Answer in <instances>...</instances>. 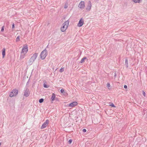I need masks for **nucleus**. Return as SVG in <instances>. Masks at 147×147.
Instances as JSON below:
<instances>
[{"label": "nucleus", "instance_id": "1", "mask_svg": "<svg viewBox=\"0 0 147 147\" xmlns=\"http://www.w3.org/2000/svg\"><path fill=\"white\" fill-rule=\"evenodd\" d=\"M38 54L36 53L33 54L28 61L29 65H32L37 57Z\"/></svg>", "mask_w": 147, "mask_h": 147}, {"label": "nucleus", "instance_id": "2", "mask_svg": "<svg viewBox=\"0 0 147 147\" xmlns=\"http://www.w3.org/2000/svg\"><path fill=\"white\" fill-rule=\"evenodd\" d=\"M69 22L68 20L65 21L63 24L61 28V30L62 32L65 31L67 29L69 25Z\"/></svg>", "mask_w": 147, "mask_h": 147}, {"label": "nucleus", "instance_id": "3", "mask_svg": "<svg viewBox=\"0 0 147 147\" xmlns=\"http://www.w3.org/2000/svg\"><path fill=\"white\" fill-rule=\"evenodd\" d=\"M47 55V52L46 49L43 50L41 53L40 56L42 59H44Z\"/></svg>", "mask_w": 147, "mask_h": 147}, {"label": "nucleus", "instance_id": "4", "mask_svg": "<svg viewBox=\"0 0 147 147\" xmlns=\"http://www.w3.org/2000/svg\"><path fill=\"white\" fill-rule=\"evenodd\" d=\"M18 90L16 89H13L10 93L9 96L10 97L16 96L18 93Z\"/></svg>", "mask_w": 147, "mask_h": 147}, {"label": "nucleus", "instance_id": "5", "mask_svg": "<svg viewBox=\"0 0 147 147\" xmlns=\"http://www.w3.org/2000/svg\"><path fill=\"white\" fill-rule=\"evenodd\" d=\"M28 51V47L27 45L24 46L22 48L21 51L22 54H26Z\"/></svg>", "mask_w": 147, "mask_h": 147}, {"label": "nucleus", "instance_id": "6", "mask_svg": "<svg viewBox=\"0 0 147 147\" xmlns=\"http://www.w3.org/2000/svg\"><path fill=\"white\" fill-rule=\"evenodd\" d=\"M92 4L91 1H89L88 2L86 8V9L87 11H90L91 9Z\"/></svg>", "mask_w": 147, "mask_h": 147}, {"label": "nucleus", "instance_id": "7", "mask_svg": "<svg viewBox=\"0 0 147 147\" xmlns=\"http://www.w3.org/2000/svg\"><path fill=\"white\" fill-rule=\"evenodd\" d=\"M78 7L81 9L82 10L85 7V3L84 1H81L79 4Z\"/></svg>", "mask_w": 147, "mask_h": 147}, {"label": "nucleus", "instance_id": "8", "mask_svg": "<svg viewBox=\"0 0 147 147\" xmlns=\"http://www.w3.org/2000/svg\"><path fill=\"white\" fill-rule=\"evenodd\" d=\"M49 121L48 119H47L46 120L45 122L42 124V125L41 127V129H43L45 128L48 125Z\"/></svg>", "mask_w": 147, "mask_h": 147}, {"label": "nucleus", "instance_id": "9", "mask_svg": "<svg viewBox=\"0 0 147 147\" xmlns=\"http://www.w3.org/2000/svg\"><path fill=\"white\" fill-rule=\"evenodd\" d=\"M30 93L29 90L28 88H26L24 90V96L26 97H28L29 96Z\"/></svg>", "mask_w": 147, "mask_h": 147}, {"label": "nucleus", "instance_id": "10", "mask_svg": "<svg viewBox=\"0 0 147 147\" xmlns=\"http://www.w3.org/2000/svg\"><path fill=\"white\" fill-rule=\"evenodd\" d=\"M84 21L83 18H82L79 20L78 24V26L80 27L82 26L84 24Z\"/></svg>", "mask_w": 147, "mask_h": 147}, {"label": "nucleus", "instance_id": "11", "mask_svg": "<svg viewBox=\"0 0 147 147\" xmlns=\"http://www.w3.org/2000/svg\"><path fill=\"white\" fill-rule=\"evenodd\" d=\"M78 105V103L76 102H74L69 104L68 107H74Z\"/></svg>", "mask_w": 147, "mask_h": 147}, {"label": "nucleus", "instance_id": "12", "mask_svg": "<svg viewBox=\"0 0 147 147\" xmlns=\"http://www.w3.org/2000/svg\"><path fill=\"white\" fill-rule=\"evenodd\" d=\"M5 48H3L2 49V55H3V58H4L5 55Z\"/></svg>", "mask_w": 147, "mask_h": 147}, {"label": "nucleus", "instance_id": "13", "mask_svg": "<svg viewBox=\"0 0 147 147\" xmlns=\"http://www.w3.org/2000/svg\"><path fill=\"white\" fill-rule=\"evenodd\" d=\"M55 94L53 93L52 94V96L51 98V99L52 100V101H53L55 100Z\"/></svg>", "mask_w": 147, "mask_h": 147}, {"label": "nucleus", "instance_id": "14", "mask_svg": "<svg viewBox=\"0 0 147 147\" xmlns=\"http://www.w3.org/2000/svg\"><path fill=\"white\" fill-rule=\"evenodd\" d=\"M125 65L127 67H128V61L127 58H126L125 60Z\"/></svg>", "mask_w": 147, "mask_h": 147}, {"label": "nucleus", "instance_id": "15", "mask_svg": "<svg viewBox=\"0 0 147 147\" xmlns=\"http://www.w3.org/2000/svg\"><path fill=\"white\" fill-rule=\"evenodd\" d=\"M26 54H22V53H21V55L20 57V58L21 59H23L25 57V55Z\"/></svg>", "mask_w": 147, "mask_h": 147}, {"label": "nucleus", "instance_id": "16", "mask_svg": "<svg viewBox=\"0 0 147 147\" xmlns=\"http://www.w3.org/2000/svg\"><path fill=\"white\" fill-rule=\"evenodd\" d=\"M132 1L135 3H139L142 0H132Z\"/></svg>", "mask_w": 147, "mask_h": 147}, {"label": "nucleus", "instance_id": "17", "mask_svg": "<svg viewBox=\"0 0 147 147\" xmlns=\"http://www.w3.org/2000/svg\"><path fill=\"white\" fill-rule=\"evenodd\" d=\"M87 58L86 57H84L82 58L80 61V63H82L84 62V61L85 59H86Z\"/></svg>", "mask_w": 147, "mask_h": 147}, {"label": "nucleus", "instance_id": "18", "mask_svg": "<svg viewBox=\"0 0 147 147\" xmlns=\"http://www.w3.org/2000/svg\"><path fill=\"white\" fill-rule=\"evenodd\" d=\"M20 36H18L16 38V42H18L20 41Z\"/></svg>", "mask_w": 147, "mask_h": 147}, {"label": "nucleus", "instance_id": "19", "mask_svg": "<svg viewBox=\"0 0 147 147\" xmlns=\"http://www.w3.org/2000/svg\"><path fill=\"white\" fill-rule=\"evenodd\" d=\"M44 101V99L43 98H41L39 100V102L40 103H42Z\"/></svg>", "mask_w": 147, "mask_h": 147}, {"label": "nucleus", "instance_id": "20", "mask_svg": "<svg viewBox=\"0 0 147 147\" xmlns=\"http://www.w3.org/2000/svg\"><path fill=\"white\" fill-rule=\"evenodd\" d=\"M43 86L44 88H48L49 86L48 85H47L46 84H43Z\"/></svg>", "mask_w": 147, "mask_h": 147}, {"label": "nucleus", "instance_id": "21", "mask_svg": "<svg viewBox=\"0 0 147 147\" xmlns=\"http://www.w3.org/2000/svg\"><path fill=\"white\" fill-rule=\"evenodd\" d=\"M64 68H61L60 69L59 71L60 72L62 73L64 71Z\"/></svg>", "mask_w": 147, "mask_h": 147}, {"label": "nucleus", "instance_id": "22", "mask_svg": "<svg viewBox=\"0 0 147 147\" xmlns=\"http://www.w3.org/2000/svg\"><path fill=\"white\" fill-rule=\"evenodd\" d=\"M4 30V26H3L1 29V32H3Z\"/></svg>", "mask_w": 147, "mask_h": 147}, {"label": "nucleus", "instance_id": "23", "mask_svg": "<svg viewBox=\"0 0 147 147\" xmlns=\"http://www.w3.org/2000/svg\"><path fill=\"white\" fill-rule=\"evenodd\" d=\"M60 92L61 93H63L64 92V90L63 89H62L61 90Z\"/></svg>", "mask_w": 147, "mask_h": 147}, {"label": "nucleus", "instance_id": "24", "mask_svg": "<svg viewBox=\"0 0 147 147\" xmlns=\"http://www.w3.org/2000/svg\"><path fill=\"white\" fill-rule=\"evenodd\" d=\"M72 142V140L71 139H70V140H69L68 142L69 144H71V143Z\"/></svg>", "mask_w": 147, "mask_h": 147}, {"label": "nucleus", "instance_id": "25", "mask_svg": "<svg viewBox=\"0 0 147 147\" xmlns=\"http://www.w3.org/2000/svg\"><path fill=\"white\" fill-rule=\"evenodd\" d=\"M142 93H143V95L144 96H146V94H145V92L144 91H142Z\"/></svg>", "mask_w": 147, "mask_h": 147}, {"label": "nucleus", "instance_id": "26", "mask_svg": "<svg viewBox=\"0 0 147 147\" xmlns=\"http://www.w3.org/2000/svg\"><path fill=\"white\" fill-rule=\"evenodd\" d=\"M110 105V106H111L113 107H115V106L114 105L113 103H112V104Z\"/></svg>", "mask_w": 147, "mask_h": 147}, {"label": "nucleus", "instance_id": "27", "mask_svg": "<svg viewBox=\"0 0 147 147\" xmlns=\"http://www.w3.org/2000/svg\"><path fill=\"white\" fill-rule=\"evenodd\" d=\"M107 86L108 87H109L110 86V84L109 83H107Z\"/></svg>", "mask_w": 147, "mask_h": 147}, {"label": "nucleus", "instance_id": "28", "mask_svg": "<svg viewBox=\"0 0 147 147\" xmlns=\"http://www.w3.org/2000/svg\"><path fill=\"white\" fill-rule=\"evenodd\" d=\"M86 129H83V131L84 132H86Z\"/></svg>", "mask_w": 147, "mask_h": 147}, {"label": "nucleus", "instance_id": "29", "mask_svg": "<svg viewBox=\"0 0 147 147\" xmlns=\"http://www.w3.org/2000/svg\"><path fill=\"white\" fill-rule=\"evenodd\" d=\"M14 28V24H13L12 25V28Z\"/></svg>", "mask_w": 147, "mask_h": 147}, {"label": "nucleus", "instance_id": "30", "mask_svg": "<svg viewBox=\"0 0 147 147\" xmlns=\"http://www.w3.org/2000/svg\"><path fill=\"white\" fill-rule=\"evenodd\" d=\"M124 87L125 88H127V86L126 85H125L124 86Z\"/></svg>", "mask_w": 147, "mask_h": 147}, {"label": "nucleus", "instance_id": "31", "mask_svg": "<svg viewBox=\"0 0 147 147\" xmlns=\"http://www.w3.org/2000/svg\"><path fill=\"white\" fill-rule=\"evenodd\" d=\"M67 6H66V5H65V6H64V8L65 9H66L67 8Z\"/></svg>", "mask_w": 147, "mask_h": 147}, {"label": "nucleus", "instance_id": "32", "mask_svg": "<svg viewBox=\"0 0 147 147\" xmlns=\"http://www.w3.org/2000/svg\"><path fill=\"white\" fill-rule=\"evenodd\" d=\"M1 145V143H0V146Z\"/></svg>", "mask_w": 147, "mask_h": 147}]
</instances>
